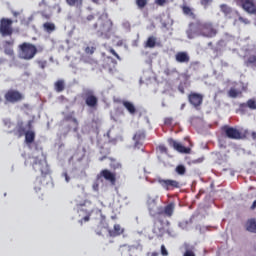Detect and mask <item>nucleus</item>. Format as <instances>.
I'll use <instances>...</instances> for the list:
<instances>
[{"label": "nucleus", "mask_w": 256, "mask_h": 256, "mask_svg": "<svg viewBox=\"0 0 256 256\" xmlns=\"http://www.w3.org/2000/svg\"><path fill=\"white\" fill-rule=\"evenodd\" d=\"M173 213H175V202H170L164 208L158 207L157 212L153 214V217H155L153 233L160 237L165 235L167 233L165 230V217H173Z\"/></svg>", "instance_id": "f257e3e1"}, {"label": "nucleus", "mask_w": 256, "mask_h": 256, "mask_svg": "<svg viewBox=\"0 0 256 256\" xmlns=\"http://www.w3.org/2000/svg\"><path fill=\"white\" fill-rule=\"evenodd\" d=\"M193 26H195L196 35L205 37L206 39H213V37H217V33H219L213 22H203L198 19L196 22L190 23V27Z\"/></svg>", "instance_id": "f03ea898"}, {"label": "nucleus", "mask_w": 256, "mask_h": 256, "mask_svg": "<svg viewBox=\"0 0 256 256\" xmlns=\"http://www.w3.org/2000/svg\"><path fill=\"white\" fill-rule=\"evenodd\" d=\"M19 48V57L20 59H24V61H31V59H35V55L38 53H43V46H35L29 42H23L18 46Z\"/></svg>", "instance_id": "7ed1b4c3"}, {"label": "nucleus", "mask_w": 256, "mask_h": 256, "mask_svg": "<svg viewBox=\"0 0 256 256\" xmlns=\"http://www.w3.org/2000/svg\"><path fill=\"white\" fill-rule=\"evenodd\" d=\"M32 169L41 173L42 177H47L51 173L47 158L43 154L32 157Z\"/></svg>", "instance_id": "20e7f679"}, {"label": "nucleus", "mask_w": 256, "mask_h": 256, "mask_svg": "<svg viewBox=\"0 0 256 256\" xmlns=\"http://www.w3.org/2000/svg\"><path fill=\"white\" fill-rule=\"evenodd\" d=\"M221 131L227 139H232L234 141L247 139V136L249 135V131L245 130L244 132H241L239 129L229 125L222 126Z\"/></svg>", "instance_id": "39448f33"}, {"label": "nucleus", "mask_w": 256, "mask_h": 256, "mask_svg": "<svg viewBox=\"0 0 256 256\" xmlns=\"http://www.w3.org/2000/svg\"><path fill=\"white\" fill-rule=\"evenodd\" d=\"M99 29L96 31L98 37H103V35H107L108 33H111L113 30V21L109 19V14L103 13L99 19Z\"/></svg>", "instance_id": "423d86ee"}, {"label": "nucleus", "mask_w": 256, "mask_h": 256, "mask_svg": "<svg viewBox=\"0 0 256 256\" xmlns=\"http://www.w3.org/2000/svg\"><path fill=\"white\" fill-rule=\"evenodd\" d=\"M234 3L248 15H256V0H234Z\"/></svg>", "instance_id": "0eeeda50"}, {"label": "nucleus", "mask_w": 256, "mask_h": 256, "mask_svg": "<svg viewBox=\"0 0 256 256\" xmlns=\"http://www.w3.org/2000/svg\"><path fill=\"white\" fill-rule=\"evenodd\" d=\"M14 33L13 21L10 18L0 19V35L2 37H11Z\"/></svg>", "instance_id": "6e6552de"}, {"label": "nucleus", "mask_w": 256, "mask_h": 256, "mask_svg": "<svg viewBox=\"0 0 256 256\" xmlns=\"http://www.w3.org/2000/svg\"><path fill=\"white\" fill-rule=\"evenodd\" d=\"M4 99L6 103L15 104V103H19L20 101H23L25 99V96L23 95V93L19 92L18 90L10 89L5 93Z\"/></svg>", "instance_id": "1a4fd4ad"}, {"label": "nucleus", "mask_w": 256, "mask_h": 256, "mask_svg": "<svg viewBox=\"0 0 256 256\" xmlns=\"http://www.w3.org/2000/svg\"><path fill=\"white\" fill-rule=\"evenodd\" d=\"M158 183L166 191H173L174 189H181V183L177 180L159 178Z\"/></svg>", "instance_id": "9d476101"}, {"label": "nucleus", "mask_w": 256, "mask_h": 256, "mask_svg": "<svg viewBox=\"0 0 256 256\" xmlns=\"http://www.w3.org/2000/svg\"><path fill=\"white\" fill-rule=\"evenodd\" d=\"M97 179H104L110 185H116L117 183V174L115 172H111L109 169H103L98 175Z\"/></svg>", "instance_id": "9b49d317"}, {"label": "nucleus", "mask_w": 256, "mask_h": 256, "mask_svg": "<svg viewBox=\"0 0 256 256\" xmlns=\"http://www.w3.org/2000/svg\"><path fill=\"white\" fill-rule=\"evenodd\" d=\"M82 97H84L85 103L88 107H91L92 109L97 107L99 99H97V96H95L93 90H85Z\"/></svg>", "instance_id": "f8f14e48"}, {"label": "nucleus", "mask_w": 256, "mask_h": 256, "mask_svg": "<svg viewBox=\"0 0 256 256\" xmlns=\"http://www.w3.org/2000/svg\"><path fill=\"white\" fill-rule=\"evenodd\" d=\"M244 65H246V67H256V49L247 51L244 56Z\"/></svg>", "instance_id": "ddd939ff"}, {"label": "nucleus", "mask_w": 256, "mask_h": 256, "mask_svg": "<svg viewBox=\"0 0 256 256\" xmlns=\"http://www.w3.org/2000/svg\"><path fill=\"white\" fill-rule=\"evenodd\" d=\"M188 100H189V103L191 105H193V107H195L196 109L198 107H201V105H203V95L202 94L192 92L188 95Z\"/></svg>", "instance_id": "4468645a"}, {"label": "nucleus", "mask_w": 256, "mask_h": 256, "mask_svg": "<svg viewBox=\"0 0 256 256\" xmlns=\"http://www.w3.org/2000/svg\"><path fill=\"white\" fill-rule=\"evenodd\" d=\"M168 144L170 145V147H173L175 151H178V153H191V148L183 146L181 143L175 141L172 138L168 139Z\"/></svg>", "instance_id": "2eb2a0df"}, {"label": "nucleus", "mask_w": 256, "mask_h": 256, "mask_svg": "<svg viewBox=\"0 0 256 256\" xmlns=\"http://www.w3.org/2000/svg\"><path fill=\"white\" fill-rule=\"evenodd\" d=\"M13 45H15V40H6L2 44L4 53L5 55H8V57H15V50H13Z\"/></svg>", "instance_id": "dca6fc26"}, {"label": "nucleus", "mask_w": 256, "mask_h": 256, "mask_svg": "<svg viewBox=\"0 0 256 256\" xmlns=\"http://www.w3.org/2000/svg\"><path fill=\"white\" fill-rule=\"evenodd\" d=\"M220 11L224 14V16L227 19H233L234 15H239V11L233 10L229 5L227 4H221L220 5Z\"/></svg>", "instance_id": "f3484780"}, {"label": "nucleus", "mask_w": 256, "mask_h": 256, "mask_svg": "<svg viewBox=\"0 0 256 256\" xmlns=\"http://www.w3.org/2000/svg\"><path fill=\"white\" fill-rule=\"evenodd\" d=\"M133 140L135 141L134 148L141 149L143 147V141H145V132L138 131L135 133Z\"/></svg>", "instance_id": "a211bd4d"}, {"label": "nucleus", "mask_w": 256, "mask_h": 256, "mask_svg": "<svg viewBox=\"0 0 256 256\" xmlns=\"http://www.w3.org/2000/svg\"><path fill=\"white\" fill-rule=\"evenodd\" d=\"M175 60L177 63H189V61H191V57L187 52H177L175 55Z\"/></svg>", "instance_id": "6ab92c4d"}, {"label": "nucleus", "mask_w": 256, "mask_h": 256, "mask_svg": "<svg viewBox=\"0 0 256 256\" xmlns=\"http://www.w3.org/2000/svg\"><path fill=\"white\" fill-rule=\"evenodd\" d=\"M27 133V130L25 129V125L23 122H18L15 129H14V135L18 137V139H21L23 135Z\"/></svg>", "instance_id": "aec40b11"}, {"label": "nucleus", "mask_w": 256, "mask_h": 256, "mask_svg": "<svg viewBox=\"0 0 256 256\" xmlns=\"http://www.w3.org/2000/svg\"><path fill=\"white\" fill-rule=\"evenodd\" d=\"M110 237H119L125 233V228L121 227L119 224H115L113 229L108 231Z\"/></svg>", "instance_id": "412c9836"}, {"label": "nucleus", "mask_w": 256, "mask_h": 256, "mask_svg": "<svg viewBox=\"0 0 256 256\" xmlns=\"http://www.w3.org/2000/svg\"><path fill=\"white\" fill-rule=\"evenodd\" d=\"M122 105L130 115H135V113H137V108H135V104H133V102L124 100L122 101Z\"/></svg>", "instance_id": "4be33fe9"}, {"label": "nucleus", "mask_w": 256, "mask_h": 256, "mask_svg": "<svg viewBox=\"0 0 256 256\" xmlns=\"http://www.w3.org/2000/svg\"><path fill=\"white\" fill-rule=\"evenodd\" d=\"M241 95H243V91L236 87H232L228 91V97L231 99H237V97H241Z\"/></svg>", "instance_id": "5701e85b"}, {"label": "nucleus", "mask_w": 256, "mask_h": 256, "mask_svg": "<svg viewBox=\"0 0 256 256\" xmlns=\"http://www.w3.org/2000/svg\"><path fill=\"white\" fill-rule=\"evenodd\" d=\"M24 135H25L26 145H31L32 143L35 142V131L28 130V131H26V133Z\"/></svg>", "instance_id": "b1692460"}, {"label": "nucleus", "mask_w": 256, "mask_h": 256, "mask_svg": "<svg viewBox=\"0 0 256 256\" xmlns=\"http://www.w3.org/2000/svg\"><path fill=\"white\" fill-rule=\"evenodd\" d=\"M246 231H249L250 233H256V220H255V218L249 219L246 222Z\"/></svg>", "instance_id": "393cba45"}, {"label": "nucleus", "mask_w": 256, "mask_h": 256, "mask_svg": "<svg viewBox=\"0 0 256 256\" xmlns=\"http://www.w3.org/2000/svg\"><path fill=\"white\" fill-rule=\"evenodd\" d=\"M54 88L57 93L65 91V80L60 79L54 83Z\"/></svg>", "instance_id": "a878e982"}, {"label": "nucleus", "mask_w": 256, "mask_h": 256, "mask_svg": "<svg viewBox=\"0 0 256 256\" xmlns=\"http://www.w3.org/2000/svg\"><path fill=\"white\" fill-rule=\"evenodd\" d=\"M182 12L184 15H188L191 19H197V15L193 12V9L189 6H182Z\"/></svg>", "instance_id": "bb28decb"}, {"label": "nucleus", "mask_w": 256, "mask_h": 256, "mask_svg": "<svg viewBox=\"0 0 256 256\" xmlns=\"http://www.w3.org/2000/svg\"><path fill=\"white\" fill-rule=\"evenodd\" d=\"M157 45V38L155 36L148 37L147 41L145 42V47L149 49H153Z\"/></svg>", "instance_id": "cd10ccee"}, {"label": "nucleus", "mask_w": 256, "mask_h": 256, "mask_svg": "<svg viewBox=\"0 0 256 256\" xmlns=\"http://www.w3.org/2000/svg\"><path fill=\"white\" fill-rule=\"evenodd\" d=\"M66 3L69 7H76L77 9L83 7V0H66Z\"/></svg>", "instance_id": "c85d7f7f"}, {"label": "nucleus", "mask_w": 256, "mask_h": 256, "mask_svg": "<svg viewBox=\"0 0 256 256\" xmlns=\"http://www.w3.org/2000/svg\"><path fill=\"white\" fill-rule=\"evenodd\" d=\"M43 29H44V31H46V33H53V31H55V29H56L55 23L46 22L43 24Z\"/></svg>", "instance_id": "c756f323"}, {"label": "nucleus", "mask_w": 256, "mask_h": 256, "mask_svg": "<svg viewBox=\"0 0 256 256\" xmlns=\"http://www.w3.org/2000/svg\"><path fill=\"white\" fill-rule=\"evenodd\" d=\"M133 249H135V246H129L127 244L121 245L119 248V253H121V255H123L124 253H129L131 251H133Z\"/></svg>", "instance_id": "7c9ffc66"}, {"label": "nucleus", "mask_w": 256, "mask_h": 256, "mask_svg": "<svg viewBox=\"0 0 256 256\" xmlns=\"http://www.w3.org/2000/svg\"><path fill=\"white\" fill-rule=\"evenodd\" d=\"M175 171L178 175H185L187 173V168L183 164L176 166Z\"/></svg>", "instance_id": "2f4dec72"}, {"label": "nucleus", "mask_w": 256, "mask_h": 256, "mask_svg": "<svg viewBox=\"0 0 256 256\" xmlns=\"http://www.w3.org/2000/svg\"><path fill=\"white\" fill-rule=\"evenodd\" d=\"M189 27L190 29L187 31L188 39H195V35H197V33L195 32V26H191V24H189Z\"/></svg>", "instance_id": "473e14b6"}, {"label": "nucleus", "mask_w": 256, "mask_h": 256, "mask_svg": "<svg viewBox=\"0 0 256 256\" xmlns=\"http://www.w3.org/2000/svg\"><path fill=\"white\" fill-rule=\"evenodd\" d=\"M147 3H149V0H136L138 9H145V7H147Z\"/></svg>", "instance_id": "72a5a7b5"}, {"label": "nucleus", "mask_w": 256, "mask_h": 256, "mask_svg": "<svg viewBox=\"0 0 256 256\" xmlns=\"http://www.w3.org/2000/svg\"><path fill=\"white\" fill-rule=\"evenodd\" d=\"M248 109H251L252 111L256 110V100L255 99H249L246 103Z\"/></svg>", "instance_id": "f704fd0d"}, {"label": "nucleus", "mask_w": 256, "mask_h": 256, "mask_svg": "<svg viewBox=\"0 0 256 256\" xmlns=\"http://www.w3.org/2000/svg\"><path fill=\"white\" fill-rule=\"evenodd\" d=\"M154 3L158 7H165V5H169V0H154Z\"/></svg>", "instance_id": "c9c22d12"}, {"label": "nucleus", "mask_w": 256, "mask_h": 256, "mask_svg": "<svg viewBox=\"0 0 256 256\" xmlns=\"http://www.w3.org/2000/svg\"><path fill=\"white\" fill-rule=\"evenodd\" d=\"M103 224H98L97 227L95 228V233L96 235H103V230H104Z\"/></svg>", "instance_id": "e433bc0d"}, {"label": "nucleus", "mask_w": 256, "mask_h": 256, "mask_svg": "<svg viewBox=\"0 0 256 256\" xmlns=\"http://www.w3.org/2000/svg\"><path fill=\"white\" fill-rule=\"evenodd\" d=\"M97 48L93 47V46H88L85 48V53L86 55H93V53H95Z\"/></svg>", "instance_id": "4c0bfd02"}, {"label": "nucleus", "mask_w": 256, "mask_h": 256, "mask_svg": "<svg viewBox=\"0 0 256 256\" xmlns=\"http://www.w3.org/2000/svg\"><path fill=\"white\" fill-rule=\"evenodd\" d=\"M36 63L40 69L47 67V60H37Z\"/></svg>", "instance_id": "58836bf2"}, {"label": "nucleus", "mask_w": 256, "mask_h": 256, "mask_svg": "<svg viewBox=\"0 0 256 256\" xmlns=\"http://www.w3.org/2000/svg\"><path fill=\"white\" fill-rule=\"evenodd\" d=\"M212 3H213V0H200V5H202L204 9H207V7Z\"/></svg>", "instance_id": "ea45409f"}, {"label": "nucleus", "mask_w": 256, "mask_h": 256, "mask_svg": "<svg viewBox=\"0 0 256 256\" xmlns=\"http://www.w3.org/2000/svg\"><path fill=\"white\" fill-rule=\"evenodd\" d=\"M247 104L246 103H241L240 105H239V109H238V111H240V113H243V114H245V113H247Z\"/></svg>", "instance_id": "a19ab883"}, {"label": "nucleus", "mask_w": 256, "mask_h": 256, "mask_svg": "<svg viewBox=\"0 0 256 256\" xmlns=\"http://www.w3.org/2000/svg\"><path fill=\"white\" fill-rule=\"evenodd\" d=\"M238 21H240V23H243L244 25H249V23H251V21H249V19L244 18L240 14L238 15Z\"/></svg>", "instance_id": "79ce46f5"}, {"label": "nucleus", "mask_w": 256, "mask_h": 256, "mask_svg": "<svg viewBox=\"0 0 256 256\" xmlns=\"http://www.w3.org/2000/svg\"><path fill=\"white\" fill-rule=\"evenodd\" d=\"M109 53H111L112 55H114V57H116V59H118V61H121V56H119V54H117V52L115 51V49L110 48V49H109Z\"/></svg>", "instance_id": "37998d69"}, {"label": "nucleus", "mask_w": 256, "mask_h": 256, "mask_svg": "<svg viewBox=\"0 0 256 256\" xmlns=\"http://www.w3.org/2000/svg\"><path fill=\"white\" fill-rule=\"evenodd\" d=\"M161 255L162 256H167L169 255V252L167 251V248L165 247V245H161Z\"/></svg>", "instance_id": "c03bdc74"}, {"label": "nucleus", "mask_w": 256, "mask_h": 256, "mask_svg": "<svg viewBox=\"0 0 256 256\" xmlns=\"http://www.w3.org/2000/svg\"><path fill=\"white\" fill-rule=\"evenodd\" d=\"M164 125H173V118H171V117L165 118Z\"/></svg>", "instance_id": "a18cd8bd"}, {"label": "nucleus", "mask_w": 256, "mask_h": 256, "mask_svg": "<svg viewBox=\"0 0 256 256\" xmlns=\"http://www.w3.org/2000/svg\"><path fill=\"white\" fill-rule=\"evenodd\" d=\"M89 219H91V213H90V212H87V213H86V216H84V217L82 218L81 223H83V221H84L85 223H87V221H89Z\"/></svg>", "instance_id": "49530a36"}, {"label": "nucleus", "mask_w": 256, "mask_h": 256, "mask_svg": "<svg viewBox=\"0 0 256 256\" xmlns=\"http://www.w3.org/2000/svg\"><path fill=\"white\" fill-rule=\"evenodd\" d=\"M183 256H195V252L193 250H186Z\"/></svg>", "instance_id": "de8ad7c7"}, {"label": "nucleus", "mask_w": 256, "mask_h": 256, "mask_svg": "<svg viewBox=\"0 0 256 256\" xmlns=\"http://www.w3.org/2000/svg\"><path fill=\"white\" fill-rule=\"evenodd\" d=\"M158 149L160 153H167V147H165L164 145H160Z\"/></svg>", "instance_id": "09e8293b"}, {"label": "nucleus", "mask_w": 256, "mask_h": 256, "mask_svg": "<svg viewBox=\"0 0 256 256\" xmlns=\"http://www.w3.org/2000/svg\"><path fill=\"white\" fill-rule=\"evenodd\" d=\"M204 160H205V158L202 157V158H198L196 160H193L192 163H194V164L203 163Z\"/></svg>", "instance_id": "8fccbe9b"}, {"label": "nucleus", "mask_w": 256, "mask_h": 256, "mask_svg": "<svg viewBox=\"0 0 256 256\" xmlns=\"http://www.w3.org/2000/svg\"><path fill=\"white\" fill-rule=\"evenodd\" d=\"M84 63H90V64H93L95 63V60L92 59V58H89L88 60H84Z\"/></svg>", "instance_id": "3c124183"}, {"label": "nucleus", "mask_w": 256, "mask_h": 256, "mask_svg": "<svg viewBox=\"0 0 256 256\" xmlns=\"http://www.w3.org/2000/svg\"><path fill=\"white\" fill-rule=\"evenodd\" d=\"M250 209L252 211H255V209H256V200L253 202V204L251 205Z\"/></svg>", "instance_id": "603ef678"}, {"label": "nucleus", "mask_w": 256, "mask_h": 256, "mask_svg": "<svg viewBox=\"0 0 256 256\" xmlns=\"http://www.w3.org/2000/svg\"><path fill=\"white\" fill-rule=\"evenodd\" d=\"M93 19H95L94 15H88L87 16V21H93Z\"/></svg>", "instance_id": "864d4df0"}, {"label": "nucleus", "mask_w": 256, "mask_h": 256, "mask_svg": "<svg viewBox=\"0 0 256 256\" xmlns=\"http://www.w3.org/2000/svg\"><path fill=\"white\" fill-rule=\"evenodd\" d=\"M73 118H74L73 116L68 115V116L65 117V121H72Z\"/></svg>", "instance_id": "5fc2aeb1"}, {"label": "nucleus", "mask_w": 256, "mask_h": 256, "mask_svg": "<svg viewBox=\"0 0 256 256\" xmlns=\"http://www.w3.org/2000/svg\"><path fill=\"white\" fill-rule=\"evenodd\" d=\"M27 127L28 129H33V122L28 121Z\"/></svg>", "instance_id": "6e6d98bb"}, {"label": "nucleus", "mask_w": 256, "mask_h": 256, "mask_svg": "<svg viewBox=\"0 0 256 256\" xmlns=\"http://www.w3.org/2000/svg\"><path fill=\"white\" fill-rule=\"evenodd\" d=\"M72 123H75V125H79V121H77V118H72Z\"/></svg>", "instance_id": "4d7b16f0"}, {"label": "nucleus", "mask_w": 256, "mask_h": 256, "mask_svg": "<svg viewBox=\"0 0 256 256\" xmlns=\"http://www.w3.org/2000/svg\"><path fill=\"white\" fill-rule=\"evenodd\" d=\"M178 90L180 91V93H185V89L182 86H179Z\"/></svg>", "instance_id": "13d9d810"}, {"label": "nucleus", "mask_w": 256, "mask_h": 256, "mask_svg": "<svg viewBox=\"0 0 256 256\" xmlns=\"http://www.w3.org/2000/svg\"><path fill=\"white\" fill-rule=\"evenodd\" d=\"M64 177H65V180L67 181V183H69V175H67V173H64Z\"/></svg>", "instance_id": "bf43d9fd"}, {"label": "nucleus", "mask_w": 256, "mask_h": 256, "mask_svg": "<svg viewBox=\"0 0 256 256\" xmlns=\"http://www.w3.org/2000/svg\"><path fill=\"white\" fill-rule=\"evenodd\" d=\"M251 137H252V139H254V141H255V139H256V132H251Z\"/></svg>", "instance_id": "052dcab7"}, {"label": "nucleus", "mask_w": 256, "mask_h": 256, "mask_svg": "<svg viewBox=\"0 0 256 256\" xmlns=\"http://www.w3.org/2000/svg\"><path fill=\"white\" fill-rule=\"evenodd\" d=\"M43 17L44 19H51V16L49 14H44Z\"/></svg>", "instance_id": "680f3d73"}, {"label": "nucleus", "mask_w": 256, "mask_h": 256, "mask_svg": "<svg viewBox=\"0 0 256 256\" xmlns=\"http://www.w3.org/2000/svg\"><path fill=\"white\" fill-rule=\"evenodd\" d=\"M98 27H99V24H97V23H95V24L93 25V29H94L95 31H97Z\"/></svg>", "instance_id": "e2e57ef3"}, {"label": "nucleus", "mask_w": 256, "mask_h": 256, "mask_svg": "<svg viewBox=\"0 0 256 256\" xmlns=\"http://www.w3.org/2000/svg\"><path fill=\"white\" fill-rule=\"evenodd\" d=\"M247 89H248V86H242V89L240 90V91H247Z\"/></svg>", "instance_id": "0e129e2a"}, {"label": "nucleus", "mask_w": 256, "mask_h": 256, "mask_svg": "<svg viewBox=\"0 0 256 256\" xmlns=\"http://www.w3.org/2000/svg\"><path fill=\"white\" fill-rule=\"evenodd\" d=\"M118 47H121V45H123V41L120 40L118 43H117Z\"/></svg>", "instance_id": "69168bd1"}, {"label": "nucleus", "mask_w": 256, "mask_h": 256, "mask_svg": "<svg viewBox=\"0 0 256 256\" xmlns=\"http://www.w3.org/2000/svg\"><path fill=\"white\" fill-rule=\"evenodd\" d=\"M104 159H107V156L101 157L99 161H103Z\"/></svg>", "instance_id": "338daca9"}, {"label": "nucleus", "mask_w": 256, "mask_h": 256, "mask_svg": "<svg viewBox=\"0 0 256 256\" xmlns=\"http://www.w3.org/2000/svg\"><path fill=\"white\" fill-rule=\"evenodd\" d=\"M158 254L156 252L152 253L151 256H157Z\"/></svg>", "instance_id": "774afa93"}]
</instances>
